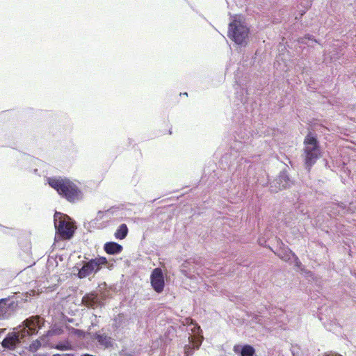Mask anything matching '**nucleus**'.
<instances>
[{
    "instance_id": "obj_1",
    "label": "nucleus",
    "mask_w": 356,
    "mask_h": 356,
    "mask_svg": "<svg viewBox=\"0 0 356 356\" xmlns=\"http://www.w3.org/2000/svg\"><path fill=\"white\" fill-rule=\"evenodd\" d=\"M236 108H234L232 121L238 124L239 127L236 131L235 139L240 143H246L250 137V130L247 127L251 123L252 113L257 107V103L250 97L248 88L236 84Z\"/></svg>"
},
{
    "instance_id": "obj_2",
    "label": "nucleus",
    "mask_w": 356,
    "mask_h": 356,
    "mask_svg": "<svg viewBox=\"0 0 356 356\" xmlns=\"http://www.w3.org/2000/svg\"><path fill=\"white\" fill-rule=\"evenodd\" d=\"M237 152H231L226 154L222 156V163H228V168L232 170L234 168L235 170L232 175V179H239L241 180L244 185V188L248 190L250 184H253L255 181L254 179V169L250 164V160L243 158V156H236Z\"/></svg>"
},
{
    "instance_id": "obj_3",
    "label": "nucleus",
    "mask_w": 356,
    "mask_h": 356,
    "mask_svg": "<svg viewBox=\"0 0 356 356\" xmlns=\"http://www.w3.org/2000/svg\"><path fill=\"white\" fill-rule=\"evenodd\" d=\"M47 181L60 197L70 203H76L83 199L82 191L74 182L67 177H49Z\"/></svg>"
},
{
    "instance_id": "obj_4",
    "label": "nucleus",
    "mask_w": 356,
    "mask_h": 356,
    "mask_svg": "<svg viewBox=\"0 0 356 356\" xmlns=\"http://www.w3.org/2000/svg\"><path fill=\"white\" fill-rule=\"evenodd\" d=\"M250 26L243 15H230L227 36L235 44L245 47L248 42Z\"/></svg>"
},
{
    "instance_id": "obj_5",
    "label": "nucleus",
    "mask_w": 356,
    "mask_h": 356,
    "mask_svg": "<svg viewBox=\"0 0 356 356\" xmlns=\"http://www.w3.org/2000/svg\"><path fill=\"white\" fill-rule=\"evenodd\" d=\"M302 157L305 169L309 172L318 159L322 156L320 143L315 132L309 131L304 138Z\"/></svg>"
},
{
    "instance_id": "obj_6",
    "label": "nucleus",
    "mask_w": 356,
    "mask_h": 356,
    "mask_svg": "<svg viewBox=\"0 0 356 356\" xmlns=\"http://www.w3.org/2000/svg\"><path fill=\"white\" fill-rule=\"evenodd\" d=\"M56 229L55 242L60 240H70L74 234V229L68 221V216L56 212L54 216Z\"/></svg>"
},
{
    "instance_id": "obj_7",
    "label": "nucleus",
    "mask_w": 356,
    "mask_h": 356,
    "mask_svg": "<svg viewBox=\"0 0 356 356\" xmlns=\"http://www.w3.org/2000/svg\"><path fill=\"white\" fill-rule=\"evenodd\" d=\"M107 264V259L105 257H97L94 259L82 261L79 265L81 267L76 266L74 270H77L76 276L80 278H86L91 274H95L99 272L103 266Z\"/></svg>"
},
{
    "instance_id": "obj_8",
    "label": "nucleus",
    "mask_w": 356,
    "mask_h": 356,
    "mask_svg": "<svg viewBox=\"0 0 356 356\" xmlns=\"http://www.w3.org/2000/svg\"><path fill=\"white\" fill-rule=\"evenodd\" d=\"M44 321L40 316H31L26 318L15 330H19L22 338L37 335L44 325Z\"/></svg>"
},
{
    "instance_id": "obj_9",
    "label": "nucleus",
    "mask_w": 356,
    "mask_h": 356,
    "mask_svg": "<svg viewBox=\"0 0 356 356\" xmlns=\"http://www.w3.org/2000/svg\"><path fill=\"white\" fill-rule=\"evenodd\" d=\"M286 168H288L287 165H286L285 168L280 171L274 181L270 184L271 193H277L279 191L290 188L293 184V181L290 177Z\"/></svg>"
},
{
    "instance_id": "obj_10",
    "label": "nucleus",
    "mask_w": 356,
    "mask_h": 356,
    "mask_svg": "<svg viewBox=\"0 0 356 356\" xmlns=\"http://www.w3.org/2000/svg\"><path fill=\"white\" fill-rule=\"evenodd\" d=\"M25 339L21 337L19 330L14 329V331L8 332L1 344V346L8 350H15Z\"/></svg>"
},
{
    "instance_id": "obj_11",
    "label": "nucleus",
    "mask_w": 356,
    "mask_h": 356,
    "mask_svg": "<svg viewBox=\"0 0 356 356\" xmlns=\"http://www.w3.org/2000/svg\"><path fill=\"white\" fill-rule=\"evenodd\" d=\"M150 282L152 289L158 293L163 291L165 286L164 276L160 268H154L150 275Z\"/></svg>"
},
{
    "instance_id": "obj_12",
    "label": "nucleus",
    "mask_w": 356,
    "mask_h": 356,
    "mask_svg": "<svg viewBox=\"0 0 356 356\" xmlns=\"http://www.w3.org/2000/svg\"><path fill=\"white\" fill-rule=\"evenodd\" d=\"M17 306V304L10 297L0 299V318H8Z\"/></svg>"
},
{
    "instance_id": "obj_13",
    "label": "nucleus",
    "mask_w": 356,
    "mask_h": 356,
    "mask_svg": "<svg viewBox=\"0 0 356 356\" xmlns=\"http://www.w3.org/2000/svg\"><path fill=\"white\" fill-rule=\"evenodd\" d=\"M324 211L330 217L346 214V204L343 202H331L324 208Z\"/></svg>"
},
{
    "instance_id": "obj_14",
    "label": "nucleus",
    "mask_w": 356,
    "mask_h": 356,
    "mask_svg": "<svg viewBox=\"0 0 356 356\" xmlns=\"http://www.w3.org/2000/svg\"><path fill=\"white\" fill-rule=\"evenodd\" d=\"M91 339L97 341L99 346L108 348L113 346L112 339L105 333L99 332H88Z\"/></svg>"
},
{
    "instance_id": "obj_15",
    "label": "nucleus",
    "mask_w": 356,
    "mask_h": 356,
    "mask_svg": "<svg viewBox=\"0 0 356 356\" xmlns=\"http://www.w3.org/2000/svg\"><path fill=\"white\" fill-rule=\"evenodd\" d=\"M83 304L90 309H95L97 307L102 308L104 304L101 301L96 294L88 293L86 294L82 298Z\"/></svg>"
},
{
    "instance_id": "obj_16",
    "label": "nucleus",
    "mask_w": 356,
    "mask_h": 356,
    "mask_svg": "<svg viewBox=\"0 0 356 356\" xmlns=\"http://www.w3.org/2000/svg\"><path fill=\"white\" fill-rule=\"evenodd\" d=\"M278 245L279 248L275 252H274L275 254L282 260L290 262L294 252L281 241L278 243Z\"/></svg>"
},
{
    "instance_id": "obj_17",
    "label": "nucleus",
    "mask_w": 356,
    "mask_h": 356,
    "mask_svg": "<svg viewBox=\"0 0 356 356\" xmlns=\"http://www.w3.org/2000/svg\"><path fill=\"white\" fill-rule=\"evenodd\" d=\"M233 350L236 354L240 356H254L255 355L254 348L249 344L235 345Z\"/></svg>"
},
{
    "instance_id": "obj_18",
    "label": "nucleus",
    "mask_w": 356,
    "mask_h": 356,
    "mask_svg": "<svg viewBox=\"0 0 356 356\" xmlns=\"http://www.w3.org/2000/svg\"><path fill=\"white\" fill-rule=\"evenodd\" d=\"M130 323V318L122 313L118 314L113 318V326L116 330H122L127 327Z\"/></svg>"
},
{
    "instance_id": "obj_19",
    "label": "nucleus",
    "mask_w": 356,
    "mask_h": 356,
    "mask_svg": "<svg viewBox=\"0 0 356 356\" xmlns=\"http://www.w3.org/2000/svg\"><path fill=\"white\" fill-rule=\"evenodd\" d=\"M122 250L123 247L117 242L109 241L106 242L104 245V250L108 254H118L122 251Z\"/></svg>"
},
{
    "instance_id": "obj_20",
    "label": "nucleus",
    "mask_w": 356,
    "mask_h": 356,
    "mask_svg": "<svg viewBox=\"0 0 356 356\" xmlns=\"http://www.w3.org/2000/svg\"><path fill=\"white\" fill-rule=\"evenodd\" d=\"M129 232L128 227L126 224H121L116 229L114 236L116 239L122 240L124 239Z\"/></svg>"
},
{
    "instance_id": "obj_21",
    "label": "nucleus",
    "mask_w": 356,
    "mask_h": 356,
    "mask_svg": "<svg viewBox=\"0 0 356 356\" xmlns=\"http://www.w3.org/2000/svg\"><path fill=\"white\" fill-rule=\"evenodd\" d=\"M41 348H42V346L38 339L33 340L28 346L25 347V348L31 353H36Z\"/></svg>"
},
{
    "instance_id": "obj_22",
    "label": "nucleus",
    "mask_w": 356,
    "mask_h": 356,
    "mask_svg": "<svg viewBox=\"0 0 356 356\" xmlns=\"http://www.w3.org/2000/svg\"><path fill=\"white\" fill-rule=\"evenodd\" d=\"M72 346L68 342H59L55 346V348L59 350H67L71 349Z\"/></svg>"
},
{
    "instance_id": "obj_23",
    "label": "nucleus",
    "mask_w": 356,
    "mask_h": 356,
    "mask_svg": "<svg viewBox=\"0 0 356 356\" xmlns=\"http://www.w3.org/2000/svg\"><path fill=\"white\" fill-rule=\"evenodd\" d=\"M38 339L41 343L42 348H47L49 346V337L47 336L45 333L41 335Z\"/></svg>"
},
{
    "instance_id": "obj_24",
    "label": "nucleus",
    "mask_w": 356,
    "mask_h": 356,
    "mask_svg": "<svg viewBox=\"0 0 356 356\" xmlns=\"http://www.w3.org/2000/svg\"><path fill=\"white\" fill-rule=\"evenodd\" d=\"M66 328L68 329L72 334H74L79 337H84L86 335V332L81 330L76 329L74 327H70L67 325L66 326Z\"/></svg>"
},
{
    "instance_id": "obj_25",
    "label": "nucleus",
    "mask_w": 356,
    "mask_h": 356,
    "mask_svg": "<svg viewBox=\"0 0 356 356\" xmlns=\"http://www.w3.org/2000/svg\"><path fill=\"white\" fill-rule=\"evenodd\" d=\"M356 211V201L351 202L349 205L346 204V213H353Z\"/></svg>"
},
{
    "instance_id": "obj_26",
    "label": "nucleus",
    "mask_w": 356,
    "mask_h": 356,
    "mask_svg": "<svg viewBox=\"0 0 356 356\" xmlns=\"http://www.w3.org/2000/svg\"><path fill=\"white\" fill-rule=\"evenodd\" d=\"M291 263H293L297 268L302 269V264L301 261H300L298 256L294 253L293 254V256L291 259Z\"/></svg>"
},
{
    "instance_id": "obj_27",
    "label": "nucleus",
    "mask_w": 356,
    "mask_h": 356,
    "mask_svg": "<svg viewBox=\"0 0 356 356\" xmlns=\"http://www.w3.org/2000/svg\"><path fill=\"white\" fill-rule=\"evenodd\" d=\"M60 333L61 330L59 328H51L45 332L46 335L49 338L55 335H59Z\"/></svg>"
},
{
    "instance_id": "obj_28",
    "label": "nucleus",
    "mask_w": 356,
    "mask_h": 356,
    "mask_svg": "<svg viewBox=\"0 0 356 356\" xmlns=\"http://www.w3.org/2000/svg\"><path fill=\"white\" fill-rule=\"evenodd\" d=\"M264 4H265V6H266L267 8L269 6H271L274 3H277L279 0H263Z\"/></svg>"
},
{
    "instance_id": "obj_29",
    "label": "nucleus",
    "mask_w": 356,
    "mask_h": 356,
    "mask_svg": "<svg viewBox=\"0 0 356 356\" xmlns=\"http://www.w3.org/2000/svg\"><path fill=\"white\" fill-rule=\"evenodd\" d=\"M304 37L306 40H308L314 41L315 42H318L317 40L314 38V36L311 34L307 33V34L305 35Z\"/></svg>"
},
{
    "instance_id": "obj_30",
    "label": "nucleus",
    "mask_w": 356,
    "mask_h": 356,
    "mask_svg": "<svg viewBox=\"0 0 356 356\" xmlns=\"http://www.w3.org/2000/svg\"><path fill=\"white\" fill-rule=\"evenodd\" d=\"M298 43L302 44H307V42H306V40L304 36L299 38L298 39Z\"/></svg>"
},
{
    "instance_id": "obj_31",
    "label": "nucleus",
    "mask_w": 356,
    "mask_h": 356,
    "mask_svg": "<svg viewBox=\"0 0 356 356\" xmlns=\"http://www.w3.org/2000/svg\"><path fill=\"white\" fill-rule=\"evenodd\" d=\"M305 10H301L299 13V17L296 16V19L299 20L300 19H301L302 17L305 14Z\"/></svg>"
},
{
    "instance_id": "obj_32",
    "label": "nucleus",
    "mask_w": 356,
    "mask_h": 356,
    "mask_svg": "<svg viewBox=\"0 0 356 356\" xmlns=\"http://www.w3.org/2000/svg\"><path fill=\"white\" fill-rule=\"evenodd\" d=\"M61 356H76V355L72 353H66V354H60Z\"/></svg>"
},
{
    "instance_id": "obj_33",
    "label": "nucleus",
    "mask_w": 356,
    "mask_h": 356,
    "mask_svg": "<svg viewBox=\"0 0 356 356\" xmlns=\"http://www.w3.org/2000/svg\"><path fill=\"white\" fill-rule=\"evenodd\" d=\"M67 321L68 323H74V319H73V318H68L67 319Z\"/></svg>"
},
{
    "instance_id": "obj_34",
    "label": "nucleus",
    "mask_w": 356,
    "mask_h": 356,
    "mask_svg": "<svg viewBox=\"0 0 356 356\" xmlns=\"http://www.w3.org/2000/svg\"><path fill=\"white\" fill-rule=\"evenodd\" d=\"M97 325V323L92 321L91 323V326L95 327Z\"/></svg>"
},
{
    "instance_id": "obj_35",
    "label": "nucleus",
    "mask_w": 356,
    "mask_h": 356,
    "mask_svg": "<svg viewBox=\"0 0 356 356\" xmlns=\"http://www.w3.org/2000/svg\"><path fill=\"white\" fill-rule=\"evenodd\" d=\"M34 172L36 174L38 172V169H35Z\"/></svg>"
},
{
    "instance_id": "obj_36",
    "label": "nucleus",
    "mask_w": 356,
    "mask_h": 356,
    "mask_svg": "<svg viewBox=\"0 0 356 356\" xmlns=\"http://www.w3.org/2000/svg\"><path fill=\"white\" fill-rule=\"evenodd\" d=\"M94 317H95V320L96 321V319L97 318V315H94Z\"/></svg>"
},
{
    "instance_id": "obj_37",
    "label": "nucleus",
    "mask_w": 356,
    "mask_h": 356,
    "mask_svg": "<svg viewBox=\"0 0 356 356\" xmlns=\"http://www.w3.org/2000/svg\"><path fill=\"white\" fill-rule=\"evenodd\" d=\"M183 95L184 96L188 95L187 92H184Z\"/></svg>"
}]
</instances>
